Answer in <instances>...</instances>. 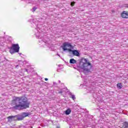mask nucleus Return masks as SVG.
Returning <instances> with one entry per match:
<instances>
[{
	"label": "nucleus",
	"mask_w": 128,
	"mask_h": 128,
	"mask_svg": "<svg viewBox=\"0 0 128 128\" xmlns=\"http://www.w3.org/2000/svg\"><path fill=\"white\" fill-rule=\"evenodd\" d=\"M12 104H15L14 110H26L30 108V102L26 96L14 98Z\"/></svg>",
	"instance_id": "obj_1"
},
{
	"label": "nucleus",
	"mask_w": 128,
	"mask_h": 128,
	"mask_svg": "<svg viewBox=\"0 0 128 128\" xmlns=\"http://www.w3.org/2000/svg\"><path fill=\"white\" fill-rule=\"evenodd\" d=\"M92 64L90 62H88V60L86 58H82L79 64V68L83 70V72H90V69L88 68V66H91Z\"/></svg>",
	"instance_id": "obj_2"
},
{
	"label": "nucleus",
	"mask_w": 128,
	"mask_h": 128,
	"mask_svg": "<svg viewBox=\"0 0 128 128\" xmlns=\"http://www.w3.org/2000/svg\"><path fill=\"white\" fill-rule=\"evenodd\" d=\"M30 114L28 112H22L20 116H10L8 117V122H12V120H22L24 118L28 116Z\"/></svg>",
	"instance_id": "obj_3"
},
{
	"label": "nucleus",
	"mask_w": 128,
	"mask_h": 128,
	"mask_svg": "<svg viewBox=\"0 0 128 128\" xmlns=\"http://www.w3.org/2000/svg\"><path fill=\"white\" fill-rule=\"evenodd\" d=\"M64 52L68 51V52H72V50H74V46L70 43L68 42H64L61 46Z\"/></svg>",
	"instance_id": "obj_4"
},
{
	"label": "nucleus",
	"mask_w": 128,
	"mask_h": 128,
	"mask_svg": "<svg viewBox=\"0 0 128 128\" xmlns=\"http://www.w3.org/2000/svg\"><path fill=\"white\" fill-rule=\"evenodd\" d=\"M20 52L18 44H13L10 50V54H16V52Z\"/></svg>",
	"instance_id": "obj_5"
},
{
	"label": "nucleus",
	"mask_w": 128,
	"mask_h": 128,
	"mask_svg": "<svg viewBox=\"0 0 128 128\" xmlns=\"http://www.w3.org/2000/svg\"><path fill=\"white\" fill-rule=\"evenodd\" d=\"M70 52H72V54L76 56H80V52L78 50H72L70 51Z\"/></svg>",
	"instance_id": "obj_6"
},
{
	"label": "nucleus",
	"mask_w": 128,
	"mask_h": 128,
	"mask_svg": "<svg viewBox=\"0 0 128 128\" xmlns=\"http://www.w3.org/2000/svg\"><path fill=\"white\" fill-rule=\"evenodd\" d=\"M121 16L124 18H128V14L126 12L124 11L122 14Z\"/></svg>",
	"instance_id": "obj_7"
},
{
	"label": "nucleus",
	"mask_w": 128,
	"mask_h": 128,
	"mask_svg": "<svg viewBox=\"0 0 128 128\" xmlns=\"http://www.w3.org/2000/svg\"><path fill=\"white\" fill-rule=\"evenodd\" d=\"M69 96L70 98H72V100H76V96L74 94H72V92H69Z\"/></svg>",
	"instance_id": "obj_8"
},
{
	"label": "nucleus",
	"mask_w": 128,
	"mask_h": 128,
	"mask_svg": "<svg viewBox=\"0 0 128 128\" xmlns=\"http://www.w3.org/2000/svg\"><path fill=\"white\" fill-rule=\"evenodd\" d=\"M70 112H72V110H70V109L68 108L67 110H66L65 112V114H66L67 116H68V114H70Z\"/></svg>",
	"instance_id": "obj_9"
},
{
	"label": "nucleus",
	"mask_w": 128,
	"mask_h": 128,
	"mask_svg": "<svg viewBox=\"0 0 128 128\" xmlns=\"http://www.w3.org/2000/svg\"><path fill=\"white\" fill-rule=\"evenodd\" d=\"M70 64H76V60L74 58L70 59Z\"/></svg>",
	"instance_id": "obj_10"
},
{
	"label": "nucleus",
	"mask_w": 128,
	"mask_h": 128,
	"mask_svg": "<svg viewBox=\"0 0 128 128\" xmlns=\"http://www.w3.org/2000/svg\"><path fill=\"white\" fill-rule=\"evenodd\" d=\"M41 42L42 44H45V46H48V43L47 41H44V40H41Z\"/></svg>",
	"instance_id": "obj_11"
},
{
	"label": "nucleus",
	"mask_w": 128,
	"mask_h": 128,
	"mask_svg": "<svg viewBox=\"0 0 128 128\" xmlns=\"http://www.w3.org/2000/svg\"><path fill=\"white\" fill-rule=\"evenodd\" d=\"M117 87L118 88H122V83H118L117 84Z\"/></svg>",
	"instance_id": "obj_12"
},
{
	"label": "nucleus",
	"mask_w": 128,
	"mask_h": 128,
	"mask_svg": "<svg viewBox=\"0 0 128 128\" xmlns=\"http://www.w3.org/2000/svg\"><path fill=\"white\" fill-rule=\"evenodd\" d=\"M124 126L125 128H128V122H124Z\"/></svg>",
	"instance_id": "obj_13"
},
{
	"label": "nucleus",
	"mask_w": 128,
	"mask_h": 128,
	"mask_svg": "<svg viewBox=\"0 0 128 128\" xmlns=\"http://www.w3.org/2000/svg\"><path fill=\"white\" fill-rule=\"evenodd\" d=\"M10 128H26V127H24V126H20L19 128H12V127H10Z\"/></svg>",
	"instance_id": "obj_14"
},
{
	"label": "nucleus",
	"mask_w": 128,
	"mask_h": 128,
	"mask_svg": "<svg viewBox=\"0 0 128 128\" xmlns=\"http://www.w3.org/2000/svg\"><path fill=\"white\" fill-rule=\"evenodd\" d=\"M74 4H76L74 2H72L70 4L72 6H74Z\"/></svg>",
	"instance_id": "obj_15"
},
{
	"label": "nucleus",
	"mask_w": 128,
	"mask_h": 128,
	"mask_svg": "<svg viewBox=\"0 0 128 128\" xmlns=\"http://www.w3.org/2000/svg\"><path fill=\"white\" fill-rule=\"evenodd\" d=\"M36 36L38 38H42V37H40V36H38L36 34Z\"/></svg>",
	"instance_id": "obj_16"
},
{
	"label": "nucleus",
	"mask_w": 128,
	"mask_h": 128,
	"mask_svg": "<svg viewBox=\"0 0 128 128\" xmlns=\"http://www.w3.org/2000/svg\"><path fill=\"white\" fill-rule=\"evenodd\" d=\"M36 8H33V12H36Z\"/></svg>",
	"instance_id": "obj_17"
},
{
	"label": "nucleus",
	"mask_w": 128,
	"mask_h": 128,
	"mask_svg": "<svg viewBox=\"0 0 128 128\" xmlns=\"http://www.w3.org/2000/svg\"><path fill=\"white\" fill-rule=\"evenodd\" d=\"M45 80H48V79L47 78H45Z\"/></svg>",
	"instance_id": "obj_18"
},
{
	"label": "nucleus",
	"mask_w": 128,
	"mask_h": 128,
	"mask_svg": "<svg viewBox=\"0 0 128 128\" xmlns=\"http://www.w3.org/2000/svg\"><path fill=\"white\" fill-rule=\"evenodd\" d=\"M37 30H38V32H40V31L38 30V26H37Z\"/></svg>",
	"instance_id": "obj_19"
},
{
	"label": "nucleus",
	"mask_w": 128,
	"mask_h": 128,
	"mask_svg": "<svg viewBox=\"0 0 128 128\" xmlns=\"http://www.w3.org/2000/svg\"><path fill=\"white\" fill-rule=\"evenodd\" d=\"M62 92L60 91L59 92V94H62Z\"/></svg>",
	"instance_id": "obj_20"
},
{
	"label": "nucleus",
	"mask_w": 128,
	"mask_h": 128,
	"mask_svg": "<svg viewBox=\"0 0 128 128\" xmlns=\"http://www.w3.org/2000/svg\"><path fill=\"white\" fill-rule=\"evenodd\" d=\"M57 56H60V54H58Z\"/></svg>",
	"instance_id": "obj_21"
},
{
	"label": "nucleus",
	"mask_w": 128,
	"mask_h": 128,
	"mask_svg": "<svg viewBox=\"0 0 128 128\" xmlns=\"http://www.w3.org/2000/svg\"><path fill=\"white\" fill-rule=\"evenodd\" d=\"M57 70V72H60V69H57V70Z\"/></svg>",
	"instance_id": "obj_22"
},
{
	"label": "nucleus",
	"mask_w": 128,
	"mask_h": 128,
	"mask_svg": "<svg viewBox=\"0 0 128 128\" xmlns=\"http://www.w3.org/2000/svg\"><path fill=\"white\" fill-rule=\"evenodd\" d=\"M54 84H56V82H54Z\"/></svg>",
	"instance_id": "obj_23"
},
{
	"label": "nucleus",
	"mask_w": 128,
	"mask_h": 128,
	"mask_svg": "<svg viewBox=\"0 0 128 128\" xmlns=\"http://www.w3.org/2000/svg\"><path fill=\"white\" fill-rule=\"evenodd\" d=\"M18 65L16 66V68H18Z\"/></svg>",
	"instance_id": "obj_24"
},
{
	"label": "nucleus",
	"mask_w": 128,
	"mask_h": 128,
	"mask_svg": "<svg viewBox=\"0 0 128 128\" xmlns=\"http://www.w3.org/2000/svg\"><path fill=\"white\" fill-rule=\"evenodd\" d=\"M26 72H28V69H26Z\"/></svg>",
	"instance_id": "obj_25"
},
{
	"label": "nucleus",
	"mask_w": 128,
	"mask_h": 128,
	"mask_svg": "<svg viewBox=\"0 0 128 128\" xmlns=\"http://www.w3.org/2000/svg\"><path fill=\"white\" fill-rule=\"evenodd\" d=\"M19 54H20H20H22V53Z\"/></svg>",
	"instance_id": "obj_26"
},
{
	"label": "nucleus",
	"mask_w": 128,
	"mask_h": 128,
	"mask_svg": "<svg viewBox=\"0 0 128 128\" xmlns=\"http://www.w3.org/2000/svg\"><path fill=\"white\" fill-rule=\"evenodd\" d=\"M58 82H59L60 83V80H59Z\"/></svg>",
	"instance_id": "obj_27"
},
{
	"label": "nucleus",
	"mask_w": 128,
	"mask_h": 128,
	"mask_svg": "<svg viewBox=\"0 0 128 128\" xmlns=\"http://www.w3.org/2000/svg\"><path fill=\"white\" fill-rule=\"evenodd\" d=\"M31 128H32V127H31Z\"/></svg>",
	"instance_id": "obj_28"
}]
</instances>
